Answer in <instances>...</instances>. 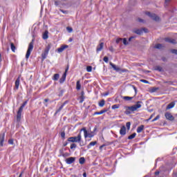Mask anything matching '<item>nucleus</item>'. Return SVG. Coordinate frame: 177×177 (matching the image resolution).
<instances>
[{"instance_id":"1","label":"nucleus","mask_w":177,"mask_h":177,"mask_svg":"<svg viewBox=\"0 0 177 177\" xmlns=\"http://www.w3.org/2000/svg\"><path fill=\"white\" fill-rule=\"evenodd\" d=\"M142 107V101H138L136 104L131 106H124L125 111L124 114H127V115H129L131 112L136 111L138 109H140Z\"/></svg>"},{"instance_id":"2","label":"nucleus","mask_w":177,"mask_h":177,"mask_svg":"<svg viewBox=\"0 0 177 177\" xmlns=\"http://www.w3.org/2000/svg\"><path fill=\"white\" fill-rule=\"evenodd\" d=\"M81 133H79L77 136L68 138V142H71L72 143H80V142H81Z\"/></svg>"},{"instance_id":"3","label":"nucleus","mask_w":177,"mask_h":177,"mask_svg":"<svg viewBox=\"0 0 177 177\" xmlns=\"http://www.w3.org/2000/svg\"><path fill=\"white\" fill-rule=\"evenodd\" d=\"M32 49H34V40H32L29 44L28 50H27L26 55V59H28V57H30V55H31V52H32Z\"/></svg>"},{"instance_id":"4","label":"nucleus","mask_w":177,"mask_h":177,"mask_svg":"<svg viewBox=\"0 0 177 177\" xmlns=\"http://www.w3.org/2000/svg\"><path fill=\"white\" fill-rule=\"evenodd\" d=\"M82 131H84L85 139H86V138H93V136H95V134H93V133H88V131H86V128L85 127H83L80 130V132H82Z\"/></svg>"},{"instance_id":"5","label":"nucleus","mask_w":177,"mask_h":177,"mask_svg":"<svg viewBox=\"0 0 177 177\" xmlns=\"http://www.w3.org/2000/svg\"><path fill=\"white\" fill-rule=\"evenodd\" d=\"M109 64L115 71H117V72L121 71L122 73H125L127 71V70L125 69H123V70L120 69V67L115 66V64H113L112 62H110Z\"/></svg>"},{"instance_id":"6","label":"nucleus","mask_w":177,"mask_h":177,"mask_svg":"<svg viewBox=\"0 0 177 177\" xmlns=\"http://www.w3.org/2000/svg\"><path fill=\"white\" fill-rule=\"evenodd\" d=\"M24 108L23 106H20L18 111H17V121L18 122H20V120H21V113H23V109Z\"/></svg>"},{"instance_id":"7","label":"nucleus","mask_w":177,"mask_h":177,"mask_svg":"<svg viewBox=\"0 0 177 177\" xmlns=\"http://www.w3.org/2000/svg\"><path fill=\"white\" fill-rule=\"evenodd\" d=\"M148 16L154 20L155 21H160V17L157 16L156 14H151L150 12L147 13Z\"/></svg>"},{"instance_id":"8","label":"nucleus","mask_w":177,"mask_h":177,"mask_svg":"<svg viewBox=\"0 0 177 177\" xmlns=\"http://www.w3.org/2000/svg\"><path fill=\"white\" fill-rule=\"evenodd\" d=\"M165 117L166 119H167L169 121H174L175 120V118L171 113L167 112L165 113Z\"/></svg>"},{"instance_id":"9","label":"nucleus","mask_w":177,"mask_h":177,"mask_svg":"<svg viewBox=\"0 0 177 177\" xmlns=\"http://www.w3.org/2000/svg\"><path fill=\"white\" fill-rule=\"evenodd\" d=\"M66 164L71 165L73 162H75V157H70L66 159Z\"/></svg>"},{"instance_id":"10","label":"nucleus","mask_w":177,"mask_h":177,"mask_svg":"<svg viewBox=\"0 0 177 177\" xmlns=\"http://www.w3.org/2000/svg\"><path fill=\"white\" fill-rule=\"evenodd\" d=\"M68 103V101H65L60 106L58 109H57L55 114H57V113H60V111H62V110H63V107H64V106H66V104H67Z\"/></svg>"},{"instance_id":"11","label":"nucleus","mask_w":177,"mask_h":177,"mask_svg":"<svg viewBox=\"0 0 177 177\" xmlns=\"http://www.w3.org/2000/svg\"><path fill=\"white\" fill-rule=\"evenodd\" d=\"M67 48H68V46L62 45L61 47L58 48L57 50L58 53H62V52H63L65 49H67Z\"/></svg>"},{"instance_id":"12","label":"nucleus","mask_w":177,"mask_h":177,"mask_svg":"<svg viewBox=\"0 0 177 177\" xmlns=\"http://www.w3.org/2000/svg\"><path fill=\"white\" fill-rule=\"evenodd\" d=\"M120 135H122V136L127 135V127L125 126H122L120 130Z\"/></svg>"},{"instance_id":"13","label":"nucleus","mask_w":177,"mask_h":177,"mask_svg":"<svg viewBox=\"0 0 177 177\" xmlns=\"http://www.w3.org/2000/svg\"><path fill=\"white\" fill-rule=\"evenodd\" d=\"M3 142H5V133L0 134V146H3Z\"/></svg>"},{"instance_id":"14","label":"nucleus","mask_w":177,"mask_h":177,"mask_svg":"<svg viewBox=\"0 0 177 177\" xmlns=\"http://www.w3.org/2000/svg\"><path fill=\"white\" fill-rule=\"evenodd\" d=\"M104 46V43L101 42L100 45L97 46L96 52H100V50L103 49Z\"/></svg>"},{"instance_id":"15","label":"nucleus","mask_w":177,"mask_h":177,"mask_svg":"<svg viewBox=\"0 0 177 177\" xmlns=\"http://www.w3.org/2000/svg\"><path fill=\"white\" fill-rule=\"evenodd\" d=\"M165 41L166 42H169V44H176V40H175L174 39H171V38H165Z\"/></svg>"},{"instance_id":"16","label":"nucleus","mask_w":177,"mask_h":177,"mask_svg":"<svg viewBox=\"0 0 177 177\" xmlns=\"http://www.w3.org/2000/svg\"><path fill=\"white\" fill-rule=\"evenodd\" d=\"M174 107H175V102H171L167 106L166 110H170V109H174Z\"/></svg>"},{"instance_id":"17","label":"nucleus","mask_w":177,"mask_h":177,"mask_svg":"<svg viewBox=\"0 0 177 177\" xmlns=\"http://www.w3.org/2000/svg\"><path fill=\"white\" fill-rule=\"evenodd\" d=\"M133 32L138 35H142V34H143V30L142 29H135Z\"/></svg>"},{"instance_id":"18","label":"nucleus","mask_w":177,"mask_h":177,"mask_svg":"<svg viewBox=\"0 0 177 177\" xmlns=\"http://www.w3.org/2000/svg\"><path fill=\"white\" fill-rule=\"evenodd\" d=\"M66 77H67V74H66V73H64L62 75V77L59 80L60 84H63V82H64V81H66Z\"/></svg>"},{"instance_id":"19","label":"nucleus","mask_w":177,"mask_h":177,"mask_svg":"<svg viewBox=\"0 0 177 177\" xmlns=\"http://www.w3.org/2000/svg\"><path fill=\"white\" fill-rule=\"evenodd\" d=\"M104 113H107V109H103V110L100 111V112H95L94 115L104 114Z\"/></svg>"},{"instance_id":"20","label":"nucleus","mask_w":177,"mask_h":177,"mask_svg":"<svg viewBox=\"0 0 177 177\" xmlns=\"http://www.w3.org/2000/svg\"><path fill=\"white\" fill-rule=\"evenodd\" d=\"M48 34H49V32H48V30H46L44 34H43V39H48V38H49V36L48 35Z\"/></svg>"},{"instance_id":"21","label":"nucleus","mask_w":177,"mask_h":177,"mask_svg":"<svg viewBox=\"0 0 177 177\" xmlns=\"http://www.w3.org/2000/svg\"><path fill=\"white\" fill-rule=\"evenodd\" d=\"M144 129H145V125H141V126L138 127L137 128L138 133H140V132H142V131H143Z\"/></svg>"},{"instance_id":"22","label":"nucleus","mask_w":177,"mask_h":177,"mask_svg":"<svg viewBox=\"0 0 177 177\" xmlns=\"http://www.w3.org/2000/svg\"><path fill=\"white\" fill-rule=\"evenodd\" d=\"M76 89L77 91H80V89H81V81L80 80H77V83H76Z\"/></svg>"},{"instance_id":"23","label":"nucleus","mask_w":177,"mask_h":177,"mask_svg":"<svg viewBox=\"0 0 177 177\" xmlns=\"http://www.w3.org/2000/svg\"><path fill=\"white\" fill-rule=\"evenodd\" d=\"M20 86V78H17L15 81V87L17 89H19V86Z\"/></svg>"},{"instance_id":"24","label":"nucleus","mask_w":177,"mask_h":177,"mask_svg":"<svg viewBox=\"0 0 177 177\" xmlns=\"http://www.w3.org/2000/svg\"><path fill=\"white\" fill-rule=\"evenodd\" d=\"M59 77H60V75H59V73H55L53 77V81H57Z\"/></svg>"},{"instance_id":"25","label":"nucleus","mask_w":177,"mask_h":177,"mask_svg":"<svg viewBox=\"0 0 177 177\" xmlns=\"http://www.w3.org/2000/svg\"><path fill=\"white\" fill-rule=\"evenodd\" d=\"M122 99H123V100H126L127 102H128L129 100H132V99H133V97L123 96L122 97Z\"/></svg>"},{"instance_id":"26","label":"nucleus","mask_w":177,"mask_h":177,"mask_svg":"<svg viewBox=\"0 0 177 177\" xmlns=\"http://www.w3.org/2000/svg\"><path fill=\"white\" fill-rule=\"evenodd\" d=\"M97 144V142L93 141L89 143V145L87 146L88 149H91V146H95Z\"/></svg>"},{"instance_id":"27","label":"nucleus","mask_w":177,"mask_h":177,"mask_svg":"<svg viewBox=\"0 0 177 177\" xmlns=\"http://www.w3.org/2000/svg\"><path fill=\"white\" fill-rule=\"evenodd\" d=\"M51 45L50 44H48L46 47V49L44 50V52L49 53V50H50Z\"/></svg>"},{"instance_id":"28","label":"nucleus","mask_w":177,"mask_h":177,"mask_svg":"<svg viewBox=\"0 0 177 177\" xmlns=\"http://www.w3.org/2000/svg\"><path fill=\"white\" fill-rule=\"evenodd\" d=\"M79 162L82 165L83 164H85V158L82 157L79 159Z\"/></svg>"},{"instance_id":"29","label":"nucleus","mask_w":177,"mask_h":177,"mask_svg":"<svg viewBox=\"0 0 177 177\" xmlns=\"http://www.w3.org/2000/svg\"><path fill=\"white\" fill-rule=\"evenodd\" d=\"M10 48L12 52H16V46L13 43H10Z\"/></svg>"},{"instance_id":"30","label":"nucleus","mask_w":177,"mask_h":177,"mask_svg":"<svg viewBox=\"0 0 177 177\" xmlns=\"http://www.w3.org/2000/svg\"><path fill=\"white\" fill-rule=\"evenodd\" d=\"M106 103V101H104V100H102L100 102H99V106L100 107H103L104 106Z\"/></svg>"},{"instance_id":"31","label":"nucleus","mask_w":177,"mask_h":177,"mask_svg":"<svg viewBox=\"0 0 177 177\" xmlns=\"http://www.w3.org/2000/svg\"><path fill=\"white\" fill-rule=\"evenodd\" d=\"M48 53L46 51H44L42 54H41V57L43 60H45V59H46L47 56H48Z\"/></svg>"},{"instance_id":"32","label":"nucleus","mask_w":177,"mask_h":177,"mask_svg":"<svg viewBox=\"0 0 177 177\" xmlns=\"http://www.w3.org/2000/svg\"><path fill=\"white\" fill-rule=\"evenodd\" d=\"M136 136V133H133V134L130 135L128 137V139H129L130 140L132 139H134V138Z\"/></svg>"},{"instance_id":"33","label":"nucleus","mask_w":177,"mask_h":177,"mask_svg":"<svg viewBox=\"0 0 177 177\" xmlns=\"http://www.w3.org/2000/svg\"><path fill=\"white\" fill-rule=\"evenodd\" d=\"M162 48V44H158L155 46L156 49H161Z\"/></svg>"},{"instance_id":"34","label":"nucleus","mask_w":177,"mask_h":177,"mask_svg":"<svg viewBox=\"0 0 177 177\" xmlns=\"http://www.w3.org/2000/svg\"><path fill=\"white\" fill-rule=\"evenodd\" d=\"M126 127H127V129H128V131H129V129H131V122H127L126 123Z\"/></svg>"},{"instance_id":"35","label":"nucleus","mask_w":177,"mask_h":177,"mask_svg":"<svg viewBox=\"0 0 177 177\" xmlns=\"http://www.w3.org/2000/svg\"><path fill=\"white\" fill-rule=\"evenodd\" d=\"M122 42H123V44H124V45H129V42H128V41L127 40V38H124V39H122Z\"/></svg>"},{"instance_id":"36","label":"nucleus","mask_w":177,"mask_h":177,"mask_svg":"<svg viewBox=\"0 0 177 177\" xmlns=\"http://www.w3.org/2000/svg\"><path fill=\"white\" fill-rule=\"evenodd\" d=\"M86 71H87L88 73H91V72L92 71V66H88L86 67Z\"/></svg>"},{"instance_id":"37","label":"nucleus","mask_w":177,"mask_h":177,"mask_svg":"<svg viewBox=\"0 0 177 177\" xmlns=\"http://www.w3.org/2000/svg\"><path fill=\"white\" fill-rule=\"evenodd\" d=\"M115 109H120V105L118 104H114L112 106V109L115 110Z\"/></svg>"},{"instance_id":"38","label":"nucleus","mask_w":177,"mask_h":177,"mask_svg":"<svg viewBox=\"0 0 177 177\" xmlns=\"http://www.w3.org/2000/svg\"><path fill=\"white\" fill-rule=\"evenodd\" d=\"M155 70H156L157 71H162V67H161V66H156L155 68Z\"/></svg>"},{"instance_id":"39","label":"nucleus","mask_w":177,"mask_h":177,"mask_svg":"<svg viewBox=\"0 0 177 177\" xmlns=\"http://www.w3.org/2000/svg\"><path fill=\"white\" fill-rule=\"evenodd\" d=\"M61 138H62V139H65L66 138V133L64 131L61 132Z\"/></svg>"},{"instance_id":"40","label":"nucleus","mask_w":177,"mask_h":177,"mask_svg":"<svg viewBox=\"0 0 177 177\" xmlns=\"http://www.w3.org/2000/svg\"><path fill=\"white\" fill-rule=\"evenodd\" d=\"M157 120H160V115H158L155 118H153L151 122H154V121H157Z\"/></svg>"},{"instance_id":"41","label":"nucleus","mask_w":177,"mask_h":177,"mask_svg":"<svg viewBox=\"0 0 177 177\" xmlns=\"http://www.w3.org/2000/svg\"><path fill=\"white\" fill-rule=\"evenodd\" d=\"M59 10H60V12L64 13V15H68V11H67V10H62V9H59Z\"/></svg>"},{"instance_id":"42","label":"nucleus","mask_w":177,"mask_h":177,"mask_svg":"<svg viewBox=\"0 0 177 177\" xmlns=\"http://www.w3.org/2000/svg\"><path fill=\"white\" fill-rule=\"evenodd\" d=\"M80 103H83L84 102V99H85V96H84V95H81V97H80Z\"/></svg>"},{"instance_id":"43","label":"nucleus","mask_w":177,"mask_h":177,"mask_svg":"<svg viewBox=\"0 0 177 177\" xmlns=\"http://www.w3.org/2000/svg\"><path fill=\"white\" fill-rule=\"evenodd\" d=\"M76 147H77V144H75V143L71 144V149H75Z\"/></svg>"},{"instance_id":"44","label":"nucleus","mask_w":177,"mask_h":177,"mask_svg":"<svg viewBox=\"0 0 177 177\" xmlns=\"http://www.w3.org/2000/svg\"><path fill=\"white\" fill-rule=\"evenodd\" d=\"M67 31H68L69 32H73V28L71 27H67L66 28Z\"/></svg>"},{"instance_id":"45","label":"nucleus","mask_w":177,"mask_h":177,"mask_svg":"<svg viewBox=\"0 0 177 177\" xmlns=\"http://www.w3.org/2000/svg\"><path fill=\"white\" fill-rule=\"evenodd\" d=\"M140 82H143L144 84H149V81L146 80H140Z\"/></svg>"},{"instance_id":"46","label":"nucleus","mask_w":177,"mask_h":177,"mask_svg":"<svg viewBox=\"0 0 177 177\" xmlns=\"http://www.w3.org/2000/svg\"><path fill=\"white\" fill-rule=\"evenodd\" d=\"M103 60H104V62H105V63H109V57H104Z\"/></svg>"},{"instance_id":"47","label":"nucleus","mask_w":177,"mask_h":177,"mask_svg":"<svg viewBox=\"0 0 177 177\" xmlns=\"http://www.w3.org/2000/svg\"><path fill=\"white\" fill-rule=\"evenodd\" d=\"M171 53L174 55H177V50L176 49H173L171 50Z\"/></svg>"},{"instance_id":"48","label":"nucleus","mask_w":177,"mask_h":177,"mask_svg":"<svg viewBox=\"0 0 177 177\" xmlns=\"http://www.w3.org/2000/svg\"><path fill=\"white\" fill-rule=\"evenodd\" d=\"M122 41V38H118L116 39V44H119L120 42H121Z\"/></svg>"},{"instance_id":"49","label":"nucleus","mask_w":177,"mask_h":177,"mask_svg":"<svg viewBox=\"0 0 177 177\" xmlns=\"http://www.w3.org/2000/svg\"><path fill=\"white\" fill-rule=\"evenodd\" d=\"M157 91H158V88H153L151 89V92H156Z\"/></svg>"},{"instance_id":"50","label":"nucleus","mask_w":177,"mask_h":177,"mask_svg":"<svg viewBox=\"0 0 177 177\" xmlns=\"http://www.w3.org/2000/svg\"><path fill=\"white\" fill-rule=\"evenodd\" d=\"M141 30H142V32L145 31V32H149V30H147V28H143Z\"/></svg>"},{"instance_id":"51","label":"nucleus","mask_w":177,"mask_h":177,"mask_svg":"<svg viewBox=\"0 0 177 177\" xmlns=\"http://www.w3.org/2000/svg\"><path fill=\"white\" fill-rule=\"evenodd\" d=\"M109 50H110V52H114V48H113V46H110L109 47Z\"/></svg>"},{"instance_id":"52","label":"nucleus","mask_w":177,"mask_h":177,"mask_svg":"<svg viewBox=\"0 0 177 177\" xmlns=\"http://www.w3.org/2000/svg\"><path fill=\"white\" fill-rule=\"evenodd\" d=\"M27 104V101H25L23 104H22V105L21 106H22V107H26V105Z\"/></svg>"},{"instance_id":"53","label":"nucleus","mask_w":177,"mask_h":177,"mask_svg":"<svg viewBox=\"0 0 177 177\" xmlns=\"http://www.w3.org/2000/svg\"><path fill=\"white\" fill-rule=\"evenodd\" d=\"M9 145H13V140L10 139L8 140Z\"/></svg>"},{"instance_id":"54","label":"nucleus","mask_w":177,"mask_h":177,"mask_svg":"<svg viewBox=\"0 0 177 177\" xmlns=\"http://www.w3.org/2000/svg\"><path fill=\"white\" fill-rule=\"evenodd\" d=\"M133 38H135V37H133V36L129 37V41L131 42L132 41V39H133Z\"/></svg>"},{"instance_id":"55","label":"nucleus","mask_w":177,"mask_h":177,"mask_svg":"<svg viewBox=\"0 0 177 177\" xmlns=\"http://www.w3.org/2000/svg\"><path fill=\"white\" fill-rule=\"evenodd\" d=\"M154 115H156L155 113H153L152 115H151V116L149 117V120H151V118H153V117H154Z\"/></svg>"},{"instance_id":"56","label":"nucleus","mask_w":177,"mask_h":177,"mask_svg":"<svg viewBox=\"0 0 177 177\" xmlns=\"http://www.w3.org/2000/svg\"><path fill=\"white\" fill-rule=\"evenodd\" d=\"M138 20L140 23H143V19L138 18Z\"/></svg>"},{"instance_id":"57","label":"nucleus","mask_w":177,"mask_h":177,"mask_svg":"<svg viewBox=\"0 0 177 177\" xmlns=\"http://www.w3.org/2000/svg\"><path fill=\"white\" fill-rule=\"evenodd\" d=\"M68 65H67V67H66V69L65 70V72L64 73H66V74H67V72L68 71Z\"/></svg>"},{"instance_id":"58","label":"nucleus","mask_w":177,"mask_h":177,"mask_svg":"<svg viewBox=\"0 0 177 177\" xmlns=\"http://www.w3.org/2000/svg\"><path fill=\"white\" fill-rule=\"evenodd\" d=\"M48 102H49V99H48V98L44 99L45 103H48Z\"/></svg>"},{"instance_id":"59","label":"nucleus","mask_w":177,"mask_h":177,"mask_svg":"<svg viewBox=\"0 0 177 177\" xmlns=\"http://www.w3.org/2000/svg\"><path fill=\"white\" fill-rule=\"evenodd\" d=\"M55 6H59V3L57 1H55Z\"/></svg>"},{"instance_id":"60","label":"nucleus","mask_w":177,"mask_h":177,"mask_svg":"<svg viewBox=\"0 0 177 177\" xmlns=\"http://www.w3.org/2000/svg\"><path fill=\"white\" fill-rule=\"evenodd\" d=\"M68 156V153H64V154H63V157H67Z\"/></svg>"},{"instance_id":"61","label":"nucleus","mask_w":177,"mask_h":177,"mask_svg":"<svg viewBox=\"0 0 177 177\" xmlns=\"http://www.w3.org/2000/svg\"><path fill=\"white\" fill-rule=\"evenodd\" d=\"M155 175H160V171H156Z\"/></svg>"},{"instance_id":"62","label":"nucleus","mask_w":177,"mask_h":177,"mask_svg":"<svg viewBox=\"0 0 177 177\" xmlns=\"http://www.w3.org/2000/svg\"><path fill=\"white\" fill-rule=\"evenodd\" d=\"M84 95H85V93L84 91L81 92V96H84Z\"/></svg>"},{"instance_id":"63","label":"nucleus","mask_w":177,"mask_h":177,"mask_svg":"<svg viewBox=\"0 0 177 177\" xmlns=\"http://www.w3.org/2000/svg\"><path fill=\"white\" fill-rule=\"evenodd\" d=\"M109 92H106L105 94H104V96H108Z\"/></svg>"},{"instance_id":"64","label":"nucleus","mask_w":177,"mask_h":177,"mask_svg":"<svg viewBox=\"0 0 177 177\" xmlns=\"http://www.w3.org/2000/svg\"><path fill=\"white\" fill-rule=\"evenodd\" d=\"M83 176H84V177H86V173L84 172V173L83 174Z\"/></svg>"}]
</instances>
